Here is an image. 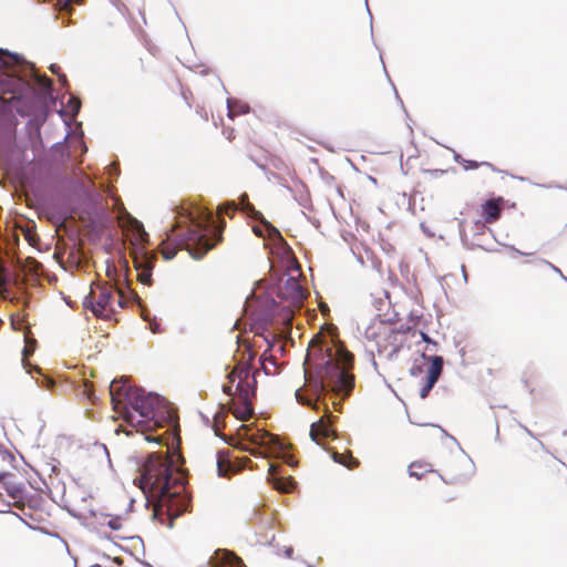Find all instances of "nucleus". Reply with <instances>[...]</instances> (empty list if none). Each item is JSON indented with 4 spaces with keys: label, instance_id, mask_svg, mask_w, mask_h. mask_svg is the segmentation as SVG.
Returning <instances> with one entry per match:
<instances>
[{
    "label": "nucleus",
    "instance_id": "29",
    "mask_svg": "<svg viewBox=\"0 0 567 567\" xmlns=\"http://www.w3.org/2000/svg\"><path fill=\"white\" fill-rule=\"evenodd\" d=\"M237 207L236 205L233 203V204H227L226 206H224L223 208H220L219 213H225L226 215L228 216H233L234 213L236 212Z\"/></svg>",
    "mask_w": 567,
    "mask_h": 567
},
{
    "label": "nucleus",
    "instance_id": "4",
    "mask_svg": "<svg viewBox=\"0 0 567 567\" xmlns=\"http://www.w3.org/2000/svg\"><path fill=\"white\" fill-rule=\"evenodd\" d=\"M210 221L212 215L207 216L205 224L193 219L178 221L159 245L164 259L171 260L181 249H186L195 259L203 258L215 246L207 237Z\"/></svg>",
    "mask_w": 567,
    "mask_h": 567
},
{
    "label": "nucleus",
    "instance_id": "38",
    "mask_svg": "<svg viewBox=\"0 0 567 567\" xmlns=\"http://www.w3.org/2000/svg\"><path fill=\"white\" fill-rule=\"evenodd\" d=\"M59 69H60V68H59L56 64H52V65L50 66V70H51L53 73H58Z\"/></svg>",
    "mask_w": 567,
    "mask_h": 567
},
{
    "label": "nucleus",
    "instance_id": "19",
    "mask_svg": "<svg viewBox=\"0 0 567 567\" xmlns=\"http://www.w3.org/2000/svg\"><path fill=\"white\" fill-rule=\"evenodd\" d=\"M7 492L14 501V505L18 507L24 506V488L21 485L14 484L12 482L7 483Z\"/></svg>",
    "mask_w": 567,
    "mask_h": 567
},
{
    "label": "nucleus",
    "instance_id": "32",
    "mask_svg": "<svg viewBox=\"0 0 567 567\" xmlns=\"http://www.w3.org/2000/svg\"><path fill=\"white\" fill-rule=\"evenodd\" d=\"M441 489H445V487H444V485H443V484H441L440 489L437 491V493H439V497H440L442 501H444V502H450V501L454 499V497H453V496H451V495H446V494H445V493H443V491H441Z\"/></svg>",
    "mask_w": 567,
    "mask_h": 567
},
{
    "label": "nucleus",
    "instance_id": "2",
    "mask_svg": "<svg viewBox=\"0 0 567 567\" xmlns=\"http://www.w3.org/2000/svg\"><path fill=\"white\" fill-rule=\"evenodd\" d=\"M354 364L353 354L343 344L326 346L322 354V363L319 364L316 374H309L307 382L320 401L322 396L331 392L336 398L332 405L336 411H341L342 401L350 395L354 388V375L351 372Z\"/></svg>",
    "mask_w": 567,
    "mask_h": 567
},
{
    "label": "nucleus",
    "instance_id": "9",
    "mask_svg": "<svg viewBox=\"0 0 567 567\" xmlns=\"http://www.w3.org/2000/svg\"><path fill=\"white\" fill-rule=\"evenodd\" d=\"M442 370H443L442 357H437V355L432 357L431 364L426 371L425 382L420 390L421 399H425L429 395L430 391L433 389L434 384L437 382V380L442 373Z\"/></svg>",
    "mask_w": 567,
    "mask_h": 567
},
{
    "label": "nucleus",
    "instance_id": "11",
    "mask_svg": "<svg viewBox=\"0 0 567 567\" xmlns=\"http://www.w3.org/2000/svg\"><path fill=\"white\" fill-rule=\"evenodd\" d=\"M504 199L491 198L482 205V218L486 224H494L501 218Z\"/></svg>",
    "mask_w": 567,
    "mask_h": 567
},
{
    "label": "nucleus",
    "instance_id": "39",
    "mask_svg": "<svg viewBox=\"0 0 567 567\" xmlns=\"http://www.w3.org/2000/svg\"><path fill=\"white\" fill-rule=\"evenodd\" d=\"M322 313L329 310V308L326 305L320 306Z\"/></svg>",
    "mask_w": 567,
    "mask_h": 567
},
{
    "label": "nucleus",
    "instance_id": "13",
    "mask_svg": "<svg viewBox=\"0 0 567 567\" xmlns=\"http://www.w3.org/2000/svg\"><path fill=\"white\" fill-rule=\"evenodd\" d=\"M25 84L22 78L18 75V72H9L0 75V90L4 93H20Z\"/></svg>",
    "mask_w": 567,
    "mask_h": 567
},
{
    "label": "nucleus",
    "instance_id": "40",
    "mask_svg": "<svg viewBox=\"0 0 567 567\" xmlns=\"http://www.w3.org/2000/svg\"><path fill=\"white\" fill-rule=\"evenodd\" d=\"M25 197H27V203H28V205H29V206H32L30 195H29V194H27V195H25Z\"/></svg>",
    "mask_w": 567,
    "mask_h": 567
},
{
    "label": "nucleus",
    "instance_id": "3",
    "mask_svg": "<svg viewBox=\"0 0 567 567\" xmlns=\"http://www.w3.org/2000/svg\"><path fill=\"white\" fill-rule=\"evenodd\" d=\"M110 395L114 411L136 432L145 434L161 426L165 405L157 394L115 380L110 385Z\"/></svg>",
    "mask_w": 567,
    "mask_h": 567
},
{
    "label": "nucleus",
    "instance_id": "10",
    "mask_svg": "<svg viewBox=\"0 0 567 567\" xmlns=\"http://www.w3.org/2000/svg\"><path fill=\"white\" fill-rule=\"evenodd\" d=\"M331 416L324 415L317 422L312 423L310 429V437L312 441L320 444L321 439H329L334 436V430L331 427Z\"/></svg>",
    "mask_w": 567,
    "mask_h": 567
},
{
    "label": "nucleus",
    "instance_id": "31",
    "mask_svg": "<svg viewBox=\"0 0 567 567\" xmlns=\"http://www.w3.org/2000/svg\"><path fill=\"white\" fill-rule=\"evenodd\" d=\"M389 299H390V293H389V291H386V290H382V291L380 292V296L377 298V301H378V303H379L378 309H380V308H381V305L383 303V300H389Z\"/></svg>",
    "mask_w": 567,
    "mask_h": 567
},
{
    "label": "nucleus",
    "instance_id": "44",
    "mask_svg": "<svg viewBox=\"0 0 567 567\" xmlns=\"http://www.w3.org/2000/svg\"><path fill=\"white\" fill-rule=\"evenodd\" d=\"M147 441H155V439L151 437V436H146L145 437Z\"/></svg>",
    "mask_w": 567,
    "mask_h": 567
},
{
    "label": "nucleus",
    "instance_id": "37",
    "mask_svg": "<svg viewBox=\"0 0 567 567\" xmlns=\"http://www.w3.org/2000/svg\"><path fill=\"white\" fill-rule=\"evenodd\" d=\"M234 136H235V134H234V130H233V128H230V130L228 131V133H227V138H228L229 141H231V140L234 138Z\"/></svg>",
    "mask_w": 567,
    "mask_h": 567
},
{
    "label": "nucleus",
    "instance_id": "36",
    "mask_svg": "<svg viewBox=\"0 0 567 567\" xmlns=\"http://www.w3.org/2000/svg\"><path fill=\"white\" fill-rule=\"evenodd\" d=\"M4 274H6V271L0 272V286H4L7 284Z\"/></svg>",
    "mask_w": 567,
    "mask_h": 567
},
{
    "label": "nucleus",
    "instance_id": "26",
    "mask_svg": "<svg viewBox=\"0 0 567 567\" xmlns=\"http://www.w3.org/2000/svg\"><path fill=\"white\" fill-rule=\"evenodd\" d=\"M73 2L80 3L79 0H59L56 2V8L60 12L70 13L73 10V8H72Z\"/></svg>",
    "mask_w": 567,
    "mask_h": 567
},
{
    "label": "nucleus",
    "instance_id": "17",
    "mask_svg": "<svg viewBox=\"0 0 567 567\" xmlns=\"http://www.w3.org/2000/svg\"><path fill=\"white\" fill-rule=\"evenodd\" d=\"M269 474L272 480L274 487L284 493H290L296 486V482L292 477H280L276 474V466L270 464Z\"/></svg>",
    "mask_w": 567,
    "mask_h": 567
},
{
    "label": "nucleus",
    "instance_id": "23",
    "mask_svg": "<svg viewBox=\"0 0 567 567\" xmlns=\"http://www.w3.org/2000/svg\"><path fill=\"white\" fill-rule=\"evenodd\" d=\"M481 166H485V167H488L489 169L496 172L497 169L494 167L493 164L488 163V162H476V161H470V159H465L463 161V167L464 169L468 171V169H476Z\"/></svg>",
    "mask_w": 567,
    "mask_h": 567
},
{
    "label": "nucleus",
    "instance_id": "22",
    "mask_svg": "<svg viewBox=\"0 0 567 567\" xmlns=\"http://www.w3.org/2000/svg\"><path fill=\"white\" fill-rule=\"evenodd\" d=\"M333 458L336 462L343 464L349 468H353L359 464V462L354 460L351 454L334 453Z\"/></svg>",
    "mask_w": 567,
    "mask_h": 567
},
{
    "label": "nucleus",
    "instance_id": "30",
    "mask_svg": "<svg viewBox=\"0 0 567 567\" xmlns=\"http://www.w3.org/2000/svg\"><path fill=\"white\" fill-rule=\"evenodd\" d=\"M296 399L299 403L303 404V405H311L312 404V401L310 399H307L305 398L302 394H301V390H297L296 391Z\"/></svg>",
    "mask_w": 567,
    "mask_h": 567
},
{
    "label": "nucleus",
    "instance_id": "28",
    "mask_svg": "<svg viewBox=\"0 0 567 567\" xmlns=\"http://www.w3.org/2000/svg\"><path fill=\"white\" fill-rule=\"evenodd\" d=\"M138 280H140L142 284L151 285V281H152V274H151L150 269H144V270H142V271L138 274Z\"/></svg>",
    "mask_w": 567,
    "mask_h": 567
},
{
    "label": "nucleus",
    "instance_id": "24",
    "mask_svg": "<svg viewBox=\"0 0 567 567\" xmlns=\"http://www.w3.org/2000/svg\"><path fill=\"white\" fill-rule=\"evenodd\" d=\"M132 229L138 235L141 241H146L148 234L145 231L142 223H140L135 218H131L130 220Z\"/></svg>",
    "mask_w": 567,
    "mask_h": 567
},
{
    "label": "nucleus",
    "instance_id": "18",
    "mask_svg": "<svg viewBox=\"0 0 567 567\" xmlns=\"http://www.w3.org/2000/svg\"><path fill=\"white\" fill-rule=\"evenodd\" d=\"M434 472L435 471L433 468V464L423 460L414 461L409 466L410 475L416 477L417 480L422 478L429 473Z\"/></svg>",
    "mask_w": 567,
    "mask_h": 567
},
{
    "label": "nucleus",
    "instance_id": "34",
    "mask_svg": "<svg viewBox=\"0 0 567 567\" xmlns=\"http://www.w3.org/2000/svg\"><path fill=\"white\" fill-rule=\"evenodd\" d=\"M284 553L287 558H291L293 554V548L291 546H287L284 548Z\"/></svg>",
    "mask_w": 567,
    "mask_h": 567
},
{
    "label": "nucleus",
    "instance_id": "16",
    "mask_svg": "<svg viewBox=\"0 0 567 567\" xmlns=\"http://www.w3.org/2000/svg\"><path fill=\"white\" fill-rule=\"evenodd\" d=\"M21 62L18 55L0 50V75L9 72H19Z\"/></svg>",
    "mask_w": 567,
    "mask_h": 567
},
{
    "label": "nucleus",
    "instance_id": "20",
    "mask_svg": "<svg viewBox=\"0 0 567 567\" xmlns=\"http://www.w3.org/2000/svg\"><path fill=\"white\" fill-rule=\"evenodd\" d=\"M217 471L219 476H226L231 470V463L228 452L221 451L217 453Z\"/></svg>",
    "mask_w": 567,
    "mask_h": 567
},
{
    "label": "nucleus",
    "instance_id": "1",
    "mask_svg": "<svg viewBox=\"0 0 567 567\" xmlns=\"http://www.w3.org/2000/svg\"><path fill=\"white\" fill-rule=\"evenodd\" d=\"M138 482L143 493L154 503V518L172 528L190 502L185 493L183 471L174 466L167 454L152 453L143 464Z\"/></svg>",
    "mask_w": 567,
    "mask_h": 567
},
{
    "label": "nucleus",
    "instance_id": "42",
    "mask_svg": "<svg viewBox=\"0 0 567 567\" xmlns=\"http://www.w3.org/2000/svg\"><path fill=\"white\" fill-rule=\"evenodd\" d=\"M416 370H421V368H412V370H411L412 374H415Z\"/></svg>",
    "mask_w": 567,
    "mask_h": 567
},
{
    "label": "nucleus",
    "instance_id": "15",
    "mask_svg": "<svg viewBox=\"0 0 567 567\" xmlns=\"http://www.w3.org/2000/svg\"><path fill=\"white\" fill-rule=\"evenodd\" d=\"M241 559L233 551L226 549H218L215 551V555L210 558V564L213 567H223V566H237L241 564Z\"/></svg>",
    "mask_w": 567,
    "mask_h": 567
},
{
    "label": "nucleus",
    "instance_id": "33",
    "mask_svg": "<svg viewBox=\"0 0 567 567\" xmlns=\"http://www.w3.org/2000/svg\"><path fill=\"white\" fill-rule=\"evenodd\" d=\"M384 334H386L389 338H391V337L395 338L398 332L392 328L385 327Z\"/></svg>",
    "mask_w": 567,
    "mask_h": 567
},
{
    "label": "nucleus",
    "instance_id": "45",
    "mask_svg": "<svg viewBox=\"0 0 567 567\" xmlns=\"http://www.w3.org/2000/svg\"><path fill=\"white\" fill-rule=\"evenodd\" d=\"M316 340H312L311 348L315 347Z\"/></svg>",
    "mask_w": 567,
    "mask_h": 567
},
{
    "label": "nucleus",
    "instance_id": "21",
    "mask_svg": "<svg viewBox=\"0 0 567 567\" xmlns=\"http://www.w3.org/2000/svg\"><path fill=\"white\" fill-rule=\"evenodd\" d=\"M250 107L247 103L228 100V116L234 118L237 115L247 114Z\"/></svg>",
    "mask_w": 567,
    "mask_h": 567
},
{
    "label": "nucleus",
    "instance_id": "5",
    "mask_svg": "<svg viewBox=\"0 0 567 567\" xmlns=\"http://www.w3.org/2000/svg\"><path fill=\"white\" fill-rule=\"evenodd\" d=\"M223 391L233 396L231 413L239 420L246 421L252 415L251 400L255 396L256 380L250 378L248 363H238L227 375Z\"/></svg>",
    "mask_w": 567,
    "mask_h": 567
},
{
    "label": "nucleus",
    "instance_id": "14",
    "mask_svg": "<svg viewBox=\"0 0 567 567\" xmlns=\"http://www.w3.org/2000/svg\"><path fill=\"white\" fill-rule=\"evenodd\" d=\"M238 434L244 440H247L248 442H250L255 445H258V446L270 444V443L275 442V440H276V437L272 434H270L266 431H260V430L251 431L248 426H243L239 430Z\"/></svg>",
    "mask_w": 567,
    "mask_h": 567
},
{
    "label": "nucleus",
    "instance_id": "27",
    "mask_svg": "<svg viewBox=\"0 0 567 567\" xmlns=\"http://www.w3.org/2000/svg\"><path fill=\"white\" fill-rule=\"evenodd\" d=\"M35 82L42 90H50L52 86V81L47 75H35Z\"/></svg>",
    "mask_w": 567,
    "mask_h": 567
},
{
    "label": "nucleus",
    "instance_id": "8",
    "mask_svg": "<svg viewBox=\"0 0 567 567\" xmlns=\"http://www.w3.org/2000/svg\"><path fill=\"white\" fill-rule=\"evenodd\" d=\"M277 296L287 301L289 306L300 308L308 296L307 290L295 277H288L278 286Z\"/></svg>",
    "mask_w": 567,
    "mask_h": 567
},
{
    "label": "nucleus",
    "instance_id": "43",
    "mask_svg": "<svg viewBox=\"0 0 567 567\" xmlns=\"http://www.w3.org/2000/svg\"><path fill=\"white\" fill-rule=\"evenodd\" d=\"M516 251H517L519 255H525V256H529V255H530V254H528V252L523 254V252H520V251H518V250H516Z\"/></svg>",
    "mask_w": 567,
    "mask_h": 567
},
{
    "label": "nucleus",
    "instance_id": "25",
    "mask_svg": "<svg viewBox=\"0 0 567 567\" xmlns=\"http://www.w3.org/2000/svg\"><path fill=\"white\" fill-rule=\"evenodd\" d=\"M125 519L122 516H115L107 519L106 525L112 530H120L123 528Z\"/></svg>",
    "mask_w": 567,
    "mask_h": 567
},
{
    "label": "nucleus",
    "instance_id": "6",
    "mask_svg": "<svg viewBox=\"0 0 567 567\" xmlns=\"http://www.w3.org/2000/svg\"><path fill=\"white\" fill-rule=\"evenodd\" d=\"M125 303L123 290L109 282L92 284L91 291L85 297L83 306L102 319H111L117 309Z\"/></svg>",
    "mask_w": 567,
    "mask_h": 567
},
{
    "label": "nucleus",
    "instance_id": "41",
    "mask_svg": "<svg viewBox=\"0 0 567 567\" xmlns=\"http://www.w3.org/2000/svg\"><path fill=\"white\" fill-rule=\"evenodd\" d=\"M22 186H23L24 188H28V187H29V184H28V181H27V179H25V181H22Z\"/></svg>",
    "mask_w": 567,
    "mask_h": 567
},
{
    "label": "nucleus",
    "instance_id": "35",
    "mask_svg": "<svg viewBox=\"0 0 567 567\" xmlns=\"http://www.w3.org/2000/svg\"><path fill=\"white\" fill-rule=\"evenodd\" d=\"M214 430H215V434L220 436V429H219V425H218V419L217 416L215 417V424H214Z\"/></svg>",
    "mask_w": 567,
    "mask_h": 567
},
{
    "label": "nucleus",
    "instance_id": "7",
    "mask_svg": "<svg viewBox=\"0 0 567 567\" xmlns=\"http://www.w3.org/2000/svg\"><path fill=\"white\" fill-rule=\"evenodd\" d=\"M532 471L544 482L556 484L560 482L565 464L543 449H535L532 455H527Z\"/></svg>",
    "mask_w": 567,
    "mask_h": 567
},
{
    "label": "nucleus",
    "instance_id": "12",
    "mask_svg": "<svg viewBox=\"0 0 567 567\" xmlns=\"http://www.w3.org/2000/svg\"><path fill=\"white\" fill-rule=\"evenodd\" d=\"M240 205L244 212L249 214L254 219L262 223L268 228L269 235L271 237H278L279 239L282 240V237L278 229L264 219L262 214L259 210H257L252 204L249 203L248 195L245 193L240 196Z\"/></svg>",
    "mask_w": 567,
    "mask_h": 567
}]
</instances>
